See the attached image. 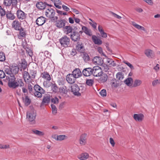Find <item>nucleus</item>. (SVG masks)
<instances>
[{
    "instance_id": "nucleus-1",
    "label": "nucleus",
    "mask_w": 160,
    "mask_h": 160,
    "mask_svg": "<svg viewBox=\"0 0 160 160\" xmlns=\"http://www.w3.org/2000/svg\"><path fill=\"white\" fill-rule=\"evenodd\" d=\"M6 78L9 79L8 85L10 88L15 89L18 87H21L24 86V84L22 79L17 78L16 80L15 77L9 78V77L7 76Z\"/></svg>"
},
{
    "instance_id": "nucleus-2",
    "label": "nucleus",
    "mask_w": 160,
    "mask_h": 160,
    "mask_svg": "<svg viewBox=\"0 0 160 160\" xmlns=\"http://www.w3.org/2000/svg\"><path fill=\"white\" fill-rule=\"evenodd\" d=\"M35 90L34 95L38 98H41L42 94L45 93V90L38 84L35 85L33 87Z\"/></svg>"
},
{
    "instance_id": "nucleus-3",
    "label": "nucleus",
    "mask_w": 160,
    "mask_h": 160,
    "mask_svg": "<svg viewBox=\"0 0 160 160\" xmlns=\"http://www.w3.org/2000/svg\"><path fill=\"white\" fill-rule=\"evenodd\" d=\"M36 116V112L35 111L31 110L27 112V118L32 124L35 123V119Z\"/></svg>"
},
{
    "instance_id": "nucleus-4",
    "label": "nucleus",
    "mask_w": 160,
    "mask_h": 160,
    "mask_svg": "<svg viewBox=\"0 0 160 160\" xmlns=\"http://www.w3.org/2000/svg\"><path fill=\"white\" fill-rule=\"evenodd\" d=\"M69 38L66 36L62 37L59 39V42L61 45L64 47H68L70 43Z\"/></svg>"
},
{
    "instance_id": "nucleus-5",
    "label": "nucleus",
    "mask_w": 160,
    "mask_h": 160,
    "mask_svg": "<svg viewBox=\"0 0 160 160\" xmlns=\"http://www.w3.org/2000/svg\"><path fill=\"white\" fill-rule=\"evenodd\" d=\"M92 75L95 77L100 76L103 72L101 68L98 66L94 67L92 68Z\"/></svg>"
},
{
    "instance_id": "nucleus-6",
    "label": "nucleus",
    "mask_w": 160,
    "mask_h": 160,
    "mask_svg": "<svg viewBox=\"0 0 160 160\" xmlns=\"http://www.w3.org/2000/svg\"><path fill=\"white\" fill-rule=\"evenodd\" d=\"M71 92L75 95L80 96L81 93L79 92L80 88L76 84H73L71 86Z\"/></svg>"
},
{
    "instance_id": "nucleus-7",
    "label": "nucleus",
    "mask_w": 160,
    "mask_h": 160,
    "mask_svg": "<svg viewBox=\"0 0 160 160\" xmlns=\"http://www.w3.org/2000/svg\"><path fill=\"white\" fill-rule=\"evenodd\" d=\"M72 40L74 42L79 41L80 38V36L79 33L75 31H72L70 35Z\"/></svg>"
},
{
    "instance_id": "nucleus-8",
    "label": "nucleus",
    "mask_w": 160,
    "mask_h": 160,
    "mask_svg": "<svg viewBox=\"0 0 160 160\" xmlns=\"http://www.w3.org/2000/svg\"><path fill=\"white\" fill-rule=\"evenodd\" d=\"M76 79L71 73L68 74L66 77V80L69 83L72 84L74 83Z\"/></svg>"
},
{
    "instance_id": "nucleus-9",
    "label": "nucleus",
    "mask_w": 160,
    "mask_h": 160,
    "mask_svg": "<svg viewBox=\"0 0 160 160\" xmlns=\"http://www.w3.org/2000/svg\"><path fill=\"white\" fill-rule=\"evenodd\" d=\"M92 68H84L82 72L84 76L88 77L92 74Z\"/></svg>"
},
{
    "instance_id": "nucleus-10",
    "label": "nucleus",
    "mask_w": 160,
    "mask_h": 160,
    "mask_svg": "<svg viewBox=\"0 0 160 160\" xmlns=\"http://www.w3.org/2000/svg\"><path fill=\"white\" fill-rule=\"evenodd\" d=\"M3 3L6 6H9L11 4L15 6L17 5V0H4Z\"/></svg>"
},
{
    "instance_id": "nucleus-11",
    "label": "nucleus",
    "mask_w": 160,
    "mask_h": 160,
    "mask_svg": "<svg viewBox=\"0 0 160 160\" xmlns=\"http://www.w3.org/2000/svg\"><path fill=\"white\" fill-rule=\"evenodd\" d=\"M17 16L18 18L21 20L25 19L26 17V14L21 10H18L16 13Z\"/></svg>"
},
{
    "instance_id": "nucleus-12",
    "label": "nucleus",
    "mask_w": 160,
    "mask_h": 160,
    "mask_svg": "<svg viewBox=\"0 0 160 160\" xmlns=\"http://www.w3.org/2000/svg\"><path fill=\"white\" fill-rule=\"evenodd\" d=\"M46 18L43 16H41L37 18L36 20V24L39 26H42L46 22Z\"/></svg>"
},
{
    "instance_id": "nucleus-13",
    "label": "nucleus",
    "mask_w": 160,
    "mask_h": 160,
    "mask_svg": "<svg viewBox=\"0 0 160 160\" xmlns=\"http://www.w3.org/2000/svg\"><path fill=\"white\" fill-rule=\"evenodd\" d=\"M67 22L64 19H61L57 21L56 23V26L59 28H64Z\"/></svg>"
},
{
    "instance_id": "nucleus-14",
    "label": "nucleus",
    "mask_w": 160,
    "mask_h": 160,
    "mask_svg": "<svg viewBox=\"0 0 160 160\" xmlns=\"http://www.w3.org/2000/svg\"><path fill=\"white\" fill-rule=\"evenodd\" d=\"M77 51L81 52H83L85 50V48L83 44L81 42H78L76 46Z\"/></svg>"
},
{
    "instance_id": "nucleus-15",
    "label": "nucleus",
    "mask_w": 160,
    "mask_h": 160,
    "mask_svg": "<svg viewBox=\"0 0 160 160\" xmlns=\"http://www.w3.org/2000/svg\"><path fill=\"white\" fill-rule=\"evenodd\" d=\"M144 118V115L142 113L135 114L133 115V118L135 120L138 122L142 121Z\"/></svg>"
},
{
    "instance_id": "nucleus-16",
    "label": "nucleus",
    "mask_w": 160,
    "mask_h": 160,
    "mask_svg": "<svg viewBox=\"0 0 160 160\" xmlns=\"http://www.w3.org/2000/svg\"><path fill=\"white\" fill-rule=\"evenodd\" d=\"M12 25V28L16 30H19L21 28V23L18 20L14 21Z\"/></svg>"
},
{
    "instance_id": "nucleus-17",
    "label": "nucleus",
    "mask_w": 160,
    "mask_h": 160,
    "mask_svg": "<svg viewBox=\"0 0 160 160\" xmlns=\"http://www.w3.org/2000/svg\"><path fill=\"white\" fill-rule=\"evenodd\" d=\"M55 13V12L54 10L51 8L47 9L45 12V15L49 18L52 16H54Z\"/></svg>"
},
{
    "instance_id": "nucleus-18",
    "label": "nucleus",
    "mask_w": 160,
    "mask_h": 160,
    "mask_svg": "<svg viewBox=\"0 0 160 160\" xmlns=\"http://www.w3.org/2000/svg\"><path fill=\"white\" fill-rule=\"evenodd\" d=\"M94 63L96 65H101L103 63V61L102 58L99 57H95L92 60Z\"/></svg>"
},
{
    "instance_id": "nucleus-19",
    "label": "nucleus",
    "mask_w": 160,
    "mask_h": 160,
    "mask_svg": "<svg viewBox=\"0 0 160 160\" xmlns=\"http://www.w3.org/2000/svg\"><path fill=\"white\" fill-rule=\"evenodd\" d=\"M74 77L77 78L82 75V73L79 68H76L71 73Z\"/></svg>"
},
{
    "instance_id": "nucleus-20",
    "label": "nucleus",
    "mask_w": 160,
    "mask_h": 160,
    "mask_svg": "<svg viewBox=\"0 0 160 160\" xmlns=\"http://www.w3.org/2000/svg\"><path fill=\"white\" fill-rule=\"evenodd\" d=\"M23 77L25 82L27 83L31 82L30 75L27 71H25L23 73Z\"/></svg>"
},
{
    "instance_id": "nucleus-21",
    "label": "nucleus",
    "mask_w": 160,
    "mask_h": 160,
    "mask_svg": "<svg viewBox=\"0 0 160 160\" xmlns=\"http://www.w3.org/2000/svg\"><path fill=\"white\" fill-rule=\"evenodd\" d=\"M51 6V5L48 4L46 3L45 2H37L36 6L39 9L42 10L44 9L46 7V5Z\"/></svg>"
},
{
    "instance_id": "nucleus-22",
    "label": "nucleus",
    "mask_w": 160,
    "mask_h": 160,
    "mask_svg": "<svg viewBox=\"0 0 160 160\" xmlns=\"http://www.w3.org/2000/svg\"><path fill=\"white\" fill-rule=\"evenodd\" d=\"M100 78L98 79V82L100 83H104L106 82L108 79V76L106 74L103 73L101 75L99 76Z\"/></svg>"
},
{
    "instance_id": "nucleus-23",
    "label": "nucleus",
    "mask_w": 160,
    "mask_h": 160,
    "mask_svg": "<svg viewBox=\"0 0 160 160\" xmlns=\"http://www.w3.org/2000/svg\"><path fill=\"white\" fill-rule=\"evenodd\" d=\"M50 95H45L43 96L42 103L43 104L47 105L50 102Z\"/></svg>"
},
{
    "instance_id": "nucleus-24",
    "label": "nucleus",
    "mask_w": 160,
    "mask_h": 160,
    "mask_svg": "<svg viewBox=\"0 0 160 160\" xmlns=\"http://www.w3.org/2000/svg\"><path fill=\"white\" fill-rule=\"evenodd\" d=\"M11 78L15 77V75L17 74L18 72L19 68L17 66H12L11 67Z\"/></svg>"
},
{
    "instance_id": "nucleus-25",
    "label": "nucleus",
    "mask_w": 160,
    "mask_h": 160,
    "mask_svg": "<svg viewBox=\"0 0 160 160\" xmlns=\"http://www.w3.org/2000/svg\"><path fill=\"white\" fill-rule=\"evenodd\" d=\"M86 136L87 134H82L80 138V143L82 145H84L86 143Z\"/></svg>"
},
{
    "instance_id": "nucleus-26",
    "label": "nucleus",
    "mask_w": 160,
    "mask_h": 160,
    "mask_svg": "<svg viewBox=\"0 0 160 160\" xmlns=\"http://www.w3.org/2000/svg\"><path fill=\"white\" fill-rule=\"evenodd\" d=\"M92 38L95 44L101 45L102 43V41L100 39L98 38L95 35H92Z\"/></svg>"
},
{
    "instance_id": "nucleus-27",
    "label": "nucleus",
    "mask_w": 160,
    "mask_h": 160,
    "mask_svg": "<svg viewBox=\"0 0 160 160\" xmlns=\"http://www.w3.org/2000/svg\"><path fill=\"white\" fill-rule=\"evenodd\" d=\"M41 77L44 79L48 80H51V77L48 73L46 72H44L41 74Z\"/></svg>"
},
{
    "instance_id": "nucleus-28",
    "label": "nucleus",
    "mask_w": 160,
    "mask_h": 160,
    "mask_svg": "<svg viewBox=\"0 0 160 160\" xmlns=\"http://www.w3.org/2000/svg\"><path fill=\"white\" fill-rule=\"evenodd\" d=\"M59 92L61 93L65 94L68 92V90L67 89L66 86L64 85L59 88Z\"/></svg>"
},
{
    "instance_id": "nucleus-29",
    "label": "nucleus",
    "mask_w": 160,
    "mask_h": 160,
    "mask_svg": "<svg viewBox=\"0 0 160 160\" xmlns=\"http://www.w3.org/2000/svg\"><path fill=\"white\" fill-rule=\"evenodd\" d=\"M82 58L85 62L89 61L90 59V58L88 54L83 52L81 55Z\"/></svg>"
},
{
    "instance_id": "nucleus-30",
    "label": "nucleus",
    "mask_w": 160,
    "mask_h": 160,
    "mask_svg": "<svg viewBox=\"0 0 160 160\" xmlns=\"http://www.w3.org/2000/svg\"><path fill=\"white\" fill-rule=\"evenodd\" d=\"M82 29L83 32L89 36H91L92 35L91 30L88 29L87 27L84 26H82Z\"/></svg>"
},
{
    "instance_id": "nucleus-31",
    "label": "nucleus",
    "mask_w": 160,
    "mask_h": 160,
    "mask_svg": "<svg viewBox=\"0 0 160 160\" xmlns=\"http://www.w3.org/2000/svg\"><path fill=\"white\" fill-rule=\"evenodd\" d=\"M89 157V155L88 153H82L78 156V158L80 160H85Z\"/></svg>"
},
{
    "instance_id": "nucleus-32",
    "label": "nucleus",
    "mask_w": 160,
    "mask_h": 160,
    "mask_svg": "<svg viewBox=\"0 0 160 160\" xmlns=\"http://www.w3.org/2000/svg\"><path fill=\"white\" fill-rule=\"evenodd\" d=\"M145 53L146 56L149 58H152L154 55L153 51L149 49L146 50L145 51Z\"/></svg>"
},
{
    "instance_id": "nucleus-33",
    "label": "nucleus",
    "mask_w": 160,
    "mask_h": 160,
    "mask_svg": "<svg viewBox=\"0 0 160 160\" xmlns=\"http://www.w3.org/2000/svg\"><path fill=\"white\" fill-rule=\"evenodd\" d=\"M18 31H19V37L20 38L25 37L26 32L23 28H21Z\"/></svg>"
},
{
    "instance_id": "nucleus-34",
    "label": "nucleus",
    "mask_w": 160,
    "mask_h": 160,
    "mask_svg": "<svg viewBox=\"0 0 160 160\" xmlns=\"http://www.w3.org/2000/svg\"><path fill=\"white\" fill-rule=\"evenodd\" d=\"M20 68H21V70L22 69L23 70L25 69L27 67V63L24 60H22L21 63H20Z\"/></svg>"
},
{
    "instance_id": "nucleus-35",
    "label": "nucleus",
    "mask_w": 160,
    "mask_h": 160,
    "mask_svg": "<svg viewBox=\"0 0 160 160\" xmlns=\"http://www.w3.org/2000/svg\"><path fill=\"white\" fill-rule=\"evenodd\" d=\"M37 73V72L36 70H31L30 73V79L32 80L35 78Z\"/></svg>"
},
{
    "instance_id": "nucleus-36",
    "label": "nucleus",
    "mask_w": 160,
    "mask_h": 160,
    "mask_svg": "<svg viewBox=\"0 0 160 160\" xmlns=\"http://www.w3.org/2000/svg\"><path fill=\"white\" fill-rule=\"evenodd\" d=\"M5 73L9 75L10 76H8L9 77V78H11V67L8 66H6L5 67L4 72Z\"/></svg>"
},
{
    "instance_id": "nucleus-37",
    "label": "nucleus",
    "mask_w": 160,
    "mask_h": 160,
    "mask_svg": "<svg viewBox=\"0 0 160 160\" xmlns=\"http://www.w3.org/2000/svg\"><path fill=\"white\" fill-rule=\"evenodd\" d=\"M132 24L135 28H136L138 30L141 29L144 31H146L145 28L137 24L134 22H132Z\"/></svg>"
},
{
    "instance_id": "nucleus-38",
    "label": "nucleus",
    "mask_w": 160,
    "mask_h": 160,
    "mask_svg": "<svg viewBox=\"0 0 160 160\" xmlns=\"http://www.w3.org/2000/svg\"><path fill=\"white\" fill-rule=\"evenodd\" d=\"M64 28L66 29L65 32L67 34L69 33H71L72 32V28L70 26H66L64 27Z\"/></svg>"
},
{
    "instance_id": "nucleus-39",
    "label": "nucleus",
    "mask_w": 160,
    "mask_h": 160,
    "mask_svg": "<svg viewBox=\"0 0 160 160\" xmlns=\"http://www.w3.org/2000/svg\"><path fill=\"white\" fill-rule=\"evenodd\" d=\"M23 102L26 106L29 105L31 102V100L29 98L28 96H26L25 99L23 98Z\"/></svg>"
},
{
    "instance_id": "nucleus-40",
    "label": "nucleus",
    "mask_w": 160,
    "mask_h": 160,
    "mask_svg": "<svg viewBox=\"0 0 160 160\" xmlns=\"http://www.w3.org/2000/svg\"><path fill=\"white\" fill-rule=\"evenodd\" d=\"M142 83L141 80L139 79H136L134 80L133 84V87H135L139 86Z\"/></svg>"
},
{
    "instance_id": "nucleus-41",
    "label": "nucleus",
    "mask_w": 160,
    "mask_h": 160,
    "mask_svg": "<svg viewBox=\"0 0 160 160\" xmlns=\"http://www.w3.org/2000/svg\"><path fill=\"white\" fill-rule=\"evenodd\" d=\"M50 80H46L43 82V85L46 88H48L52 86V83L50 82Z\"/></svg>"
},
{
    "instance_id": "nucleus-42",
    "label": "nucleus",
    "mask_w": 160,
    "mask_h": 160,
    "mask_svg": "<svg viewBox=\"0 0 160 160\" xmlns=\"http://www.w3.org/2000/svg\"><path fill=\"white\" fill-rule=\"evenodd\" d=\"M6 17L8 19L11 20H13L15 18V16L13 14L9 12L6 13Z\"/></svg>"
},
{
    "instance_id": "nucleus-43",
    "label": "nucleus",
    "mask_w": 160,
    "mask_h": 160,
    "mask_svg": "<svg viewBox=\"0 0 160 160\" xmlns=\"http://www.w3.org/2000/svg\"><path fill=\"white\" fill-rule=\"evenodd\" d=\"M32 132L35 134L39 136H42L44 135V133L41 131L36 129L32 130Z\"/></svg>"
},
{
    "instance_id": "nucleus-44",
    "label": "nucleus",
    "mask_w": 160,
    "mask_h": 160,
    "mask_svg": "<svg viewBox=\"0 0 160 160\" xmlns=\"http://www.w3.org/2000/svg\"><path fill=\"white\" fill-rule=\"evenodd\" d=\"M133 81L132 79L131 78H129L126 79L124 81V83L128 86H130L131 85V82Z\"/></svg>"
},
{
    "instance_id": "nucleus-45",
    "label": "nucleus",
    "mask_w": 160,
    "mask_h": 160,
    "mask_svg": "<svg viewBox=\"0 0 160 160\" xmlns=\"http://www.w3.org/2000/svg\"><path fill=\"white\" fill-rule=\"evenodd\" d=\"M93 79H87L86 80V84L89 86H92L94 84Z\"/></svg>"
},
{
    "instance_id": "nucleus-46",
    "label": "nucleus",
    "mask_w": 160,
    "mask_h": 160,
    "mask_svg": "<svg viewBox=\"0 0 160 160\" xmlns=\"http://www.w3.org/2000/svg\"><path fill=\"white\" fill-rule=\"evenodd\" d=\"M6 57L4 53L2 52H0V61L3 62L5 61Z\"/></svg>"
},
{
    "instance_id": "nucleus-47",
    "label": "nucleus",
    "mask_w": 160,
    "mask_h": 160,
    "mask_svg": "<svg viewBox=\"0 0 160 160\" xmlns=\"http://www.w3.org/2000/svg\"><path fill=\"white\" fill-rule=\"evenodd\" d=\"M117 79L119 80H122L123 78V76L122 72H118L116 74Z\"/></svg>"
},
{
    "instance_id": "nucleus-48",
    "label": "nucleus",
    "mask_w": 160,
    "mask_h": 160,
    "mask_svg": "<svg viewBox=\"0 0 160 160\" xmlns=\"http://www.w3.org/2000/svg\"><path fill=\"white\" fill-rule=\"evenodd\" d=\"M28 89L29 90V92L30 94L32 95H34V92L33 91V87L31 84H28Z\"/></svg>"
},
{
    "instance_id": "nucleus-49",
    "label": "nucleus",
    "mask_w": 160,
    "mask_h": 160,
    "mask_svg": "<svg viewBox=\"0 0 160 160\" xmlns=\"http://www.w3.org/2000/svg\"><path fill=\"white\" fill-rule=\"evenodd\" d=\"M67 137L65 135H58L57 138V141H62L65 139Z\"/></svg>"
},
{
    "instance_id": "nucleus-50",
    "label": "nucleus",
    "mask_w": 160,
    "mask_h": 160,
    "mask_svg": "<svg viewBox=\"0 0 160 160\" xmlns=\"http://www.w3.org/2000/svg\"><path fill=\"white\" fill-rule=\"evenodd\" d=\"M52 89L53 92H56L58 91V88L57 86L55 84L52 83Z\"/></svg>"
},
{
    "instance_id": "nucleus-51",
    "label": "nucleus",
    "mask_w": 160,
    "mask_h": 160,
    "mask_svg": "<svg viewBox=\"0 0 160 160\" xmlns=\"http://www.w3.org/2000/svg\"><path fill=\"white\" fill-rule=\"evenodd\" d=\"M51 107L52 110V113L54 114H55L57 113V109L56 106L53 104H52L51 105Z\"/></svg>"
},
{
    "instance_id": "nucleus-52",
    "label": "nucleus",
    "mask_w": 160,
    "mask_h": 160,
    "mask_svg": "<svg viewBox=\"0 0 160 160\" xmlns=\"http://www.w3.org/2000/svg\"><path fill=\"white\" fill-rule=\"evenodd\" d=\"M51 102L54 104H58V103L59 99L57 97H55L51 99Z\"/></svg>"
},
{
    "instance_id": "nucleus-53",
    "label": "nucleus",
    "mask_w": 160,
    "mask_h": 160,
    "mask_svg": "<svg viewBox=\"0 0 160 160\" xmlns=\"http://www.w3.org/2000/svg\"><path fill=\"white\" fill-rule=\"evenodd\" d=\"M97 50L98 52L101 55L106 57L105 54L103 52L102 49V48L99 47L97 48Z\"/></svg>"
},
{
    "instance_id": "nucleus-54",
    "label": "nucleus",
    "mask_w": 160,
    "mask_h": 160,
    "mask_svg": "<svg viewBox=\"0 0 160 160\" xmlns=\"http://www.w3.org/2000/svg\"><path fill=\"white\" fill-rule=\"evenodd\" d=\"M100 94L101 96L103 97L106 96L107 95L106 91V90L103 89L100 92Z\"/></svg>"
},
{
    "instance_id": "nucleus-55",
    "label": "nucleus",
    "mask_w": 160,
    "mask_h": 160,
    "mask_svg": "<svg viewBox=\"0 0 160 160\" xmlns=\"http://www.w3.org/2000/svg\"><path fill=\"white\" fill-rule=\"evenodd\" d=\"M110 13L112 14L113 16L117 19H120L122 18V17L120 16L117 15V14L113 12H110Z\"/></svg>"
},
{
    "instance_id": "nucleus-56",
    "label": "nucleus",
    "mask_w": 160,
    "mask_h": 160,
    "mask_svg": "<svg viewBox=\"0 0 160 160\" xmlns=\"http://www.w3.org/2000/svg\"><path fill=\"white\" fill-rule=\"evenodd\" d=\"M159 83H160V80H155L152 82V85L153 86H155L158 84Z\"/></svg>"
},
{
    "instance_id": "nucleus-57",
    "label": "nucleus",
    "mask_w": 160,
    "mask_h": 160,
    "mask_svg": "<svg viewBox=\"0 0 160 160\" xmlns=\"http://www.w3.org/2000/svg\"><path fill=\"white\" fill-rule=\"evenodd\" d=\"M57 83L59 85H63L64 84V80L63 79H59L57 81Z\"/></svg>"
},
{
    "instance_id": "nucleus-58",
    "label": "nucleus",
    "mask_w": 160,
    "mask_h": 160,
    "mask_svg": "<svg viewBox=\"0 0 160 160\" xmlns=\"http://www.w3.org/2000/svg\"><path fill=\"white\" fill-rule=\"evenodd\" d=\"M49 18H51V21L53 22H56L58 19V17L57 16H52L50 17Z\"/></svg>"
},
{
    "instance_id": "nucleus-59",
    "label": "nucleus",
    "mask_w": 160,
    "mask_h": 160,
    "mask_svg": "<svg viewBox=\"0 0 160 160\" xmlns=\"http://www.w3.org/2000/svg\"><path fill=\"white\" fill-rule=\"evenodd\" d=\"M5 76L6 75L3 71L0 70V78H4L5 77Z\"/></svg>"
},
{
    "instance_id": "nucleus-60",
    "label": "nucleus",
    "mask_w": 160,
    "mask_h": 160,
    "mask_svg": "<svg viewBox=\"0 0 160 160\" xmlns=\"http://www.w3.org/2000/svg\"><path fill=\"white\" fill-rule=\"evenodd\" d=\"M123 62L127 65L130 68L133 69L134 68L133 66L130 63L126 61H123Z\"/></svg>"
},
{
    "instance_id": "nucleus-61",
    "label": "nucleus",
    "mask_w": 160,
    "mask_h": 160,
    "mask_svg": "<svg viewBox=\"0 0 160 160\" xmlns=\"http://www.w3.org/2000/svg\"><path fill=\"white\" fill-rule=\"evenodd\" d=\"M6 12L2 8H0V15L2 16H4L5 15Z\"/></svg>"
},
{
    "instance_id": "nucleus-62",
    "label": "nucleus",
    "mask_w": 160,
    "mask_h": 160,
    "mask_svg": "<svg viewBox=\"0 0 160 160\" xmlns=\"http://www.w3.org/2000/svg\"><path fill=\"white\" fill-rule=\"evenodd\" d=\"M26 53L30 56L32 57L33 55V53L32 51L30 49H28L26 50Z\"/></svg>"
},
{
    "instance_id": "nucleus-63",
    "label": "nucleus",
    "mask_w": 160,
    "mask_h": 160,
    "mask_svg": "<svg viewBox=\"0 0 160 160\" xmlns=\"http://www.w3.org/2000/svg\"><path fill=\"white\" fill-rule=\"evenodd\" d=\"M89 24L94 29H96L97 27L96 23L93 22L92 23L91 22H89Z\"/></svg>"
},
{
    "instance_id": "nucleus-64",
    "label": "nucleus",
    "mask_w": 160,
    "mask_h": 160,
    "mask_svg": "<svg viewBox=\"0 0 160 160\" xmlns=\"http://www.w3.org/2000/svg\"><path fill=\"white\" fill-rule=\"evenodd\" d=\"M111 86L112 88L117 87L118 86V84L114 82H112L111 83Z\"/></svg>"
}]
</instances>
